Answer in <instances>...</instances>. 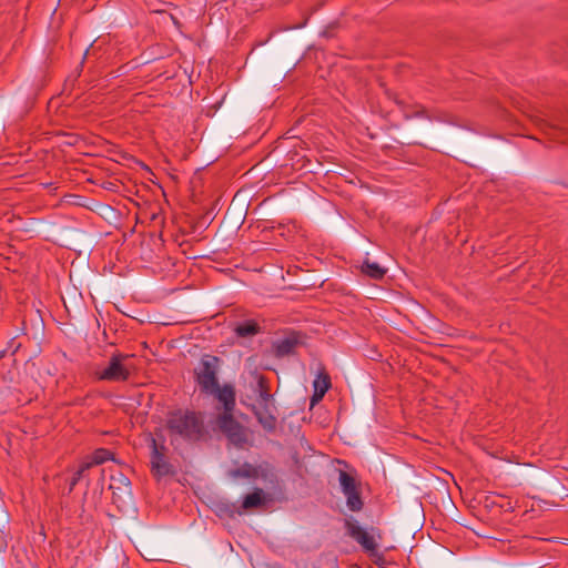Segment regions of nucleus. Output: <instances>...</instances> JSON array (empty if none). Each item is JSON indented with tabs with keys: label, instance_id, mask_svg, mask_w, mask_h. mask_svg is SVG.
Instances as JSON below:
<instances>
[{
	"label": "nucleus",
	"instance_id": "1",
	"mask_svg": "<svg viewBox=\"0 0 568 568\" xmlns=\"http://www.w3.org/2000/svg\"><path fill=\"white\" fill-rule=\"evenodd\" d=\"M166 428L171 436H179L187 442H197L205 434L201 415L191 410L171 413L166 420Z\"/></svg>",
	"mask_w": 568,
	"mask_h": 568
},
{
	"label": "nucleus",
	"instance_id": "2",
	"mask_svg": "<svg viewBox=\"0 0 568 568\" xmlns=\"http://www.w3.org/2000/svg\"><path fill=\"white\" fill-rule=\"evenodd\" d=\"M220 359L213 355H204L194 369L195 381L203 393L213 390L219 384L217 371Z\"/></svg>",
	"mask_w": 568,
	"mask_h": 568
},
{
	"label": "nucleus",
	"instance_id": "3",
	"mask_svg": "<svg viewBox=\"0 0 568 568\" xmlns=\"http://www.w3.org/2000/svg\"><path fill=\"white\" fill-rule=\"evenodd\" d=\"M216 426L236 447H243L247 443V433L233 416V413H222L216 418Z\"/></svg>",
	"mask_w": 568,
	"mask_h": 568
},
{
	"label": "nucleus",
	"instance_id": "4",
	"mask_svg": "<svg viewBox=\"0 0 568 568\" xmlns=\"http://www.w3.org/2000/svg\"><path fill=\"white\" fill-rule=\"evenodd\" d=\"M129 358L128 355L113 354L104 368L95 371V377L99 381L106 382H124L130 376V369L125 365V361Z\"/></svg>",
	"mask_w": 568,
	"mask_h": 568
},
{
	"label": "nucleus",
	"instance_id": "5",
	"mask_svg": "<svg viewBox=\"0 0 568 568\" xmlns=\"http://www.w3.org/2000/svg\"><path fill=\"white\" fill-rule=\"evenodd\" d=\"M338 483L343 495L346 497V505L352 511L362 510L364 503L361 497L359 484L349 473L338 471Z\"/></svg>",
	"mask_w": 568,
	"mask_h": 568
},
{
	"label": "nucleus",
	"instance_id": "6",
	"mask_svg": "<svg viewBox=\"0 0 568 568\" xmlns=\"http://www.w3.org/2000/svg\"><path fill=\"white\" fill-rule=\"evenodd\" d=\"M346 529L348 535L357 541L364 550L367 552L374 554L377 548L378 544L376 541L375 537V529H372L371 531L364 529L355 520H347L346 521Z\"/></svg>",
	"mask_w": 568,
	"mask_h": 568
},
{
	"label": "nucleus",
	"instance_id": "7",
	"mask_svg": "<svg viewBox=\"0 0 568 568\" xmlns=\"http://www.w3.org/2000/svg\"><path fill=\"white\" fill-rule=\"evenodd\" d=\"M253 414L255 415L257 422L264 428V430L268 433H273L276 428L277 419L274 415V405L273 403H263L257 404L252 407Z\"/></svg>",
	"mask_w": 568,
	"mask_h": 568
},
{
	"label": "nucleus",
	"instance_id": "8",
	"mask_svg": "<svg viewBox=\"0 0 568 568\" xmlns=\"http://www.w3.org/2000/svg\"><path fill=\"white\" fill-rule=\"evenodd\" d=\"M151 465L154 474L158 476L170 474L171 466L165 459L166 448L163 445H159L155 438L151 439Z\"/></svg>",
	"mask_w": 568,
	"mask_h": 568
},
{
	"label": "nucleus",
	"instance_id": "9",
	"mask_svg": "<svg viewBox=\"0 0 568 568\" xmlns=\"http://www.w3.org/2000/svg\"><path fill=\"white\" fill-rule=\"evenodd\" d=\"M205 394L213 395L223 405V413H233L235 408V389L231 384L214 386L213 390H207Z\"/></svg>",
	"mask_w": 568,
	"mask_h": 568
},
{
	"label": "nucleus",
	"instance_id": "10",
	"mask_svg": "<svg viewBox=\"0 0 568 568\" xmlns=\"http://www.w3.org/2000/svg\"><path fill=\"white\" fill-rule=\"evenodd\" d=\"M265 503L264 493L261 488H255L253 493L246 495L242 501L241 509L237 511L242 515L244 510L258 508Z\"/></svg>",
	"mask_w": 568,
	"mask_h": 568
},
{
	"label": "nucleus",
	"instance_id": "11",
	"mask_svg": "<svg viewBox=\"0 0 568 568\" xmlns=\"http://www.w3.org/2000/svg\"><path fill=\"white\" fill-rule=\"evenodd\" d=\"M253 390L258 397L257 404L272 403L273 396L270 392L268 381L263 375L256 376V385Z\"/></svg>",
	"mask_w": 568,
	"mask_h": 568
},
{
	"label": "nucleus",
	"instance_id": "12",
	"mask_svg": "<svg viewBox=\"0 0 568 568\" xmlns=\"http://www.w3.org/2000/svg\"><path fill=\"white\" fill-rule=\"evenodd\" d=\"M296 344L297 343L294 338L286 337L283 339H278L273 344L274 355L276 357L287 356L291 353H293V351L296 347Z\"/></svg>",
	"mask_w": 568,
	"mask_h": 568
},
{
	"label": "nucleus",
	"instance_id": "13",
	"mask_svg": "<svg viewBox=\"0 0 568 568\" xmlns=\"http://www.w3.org/2000/svg\"><path fill=\"white\" fill-rule=\"evenodd\" d=\"M234 332L240 337H250L256 335L260 332V326L254 321H245L236 325Z\"/></svg>",
	"mask_w": 568,
	"mask_h": 568
},
{
	"label": "nucleus",
	"instance_id": "14",
	"mask_svg": "<svg viewBox=\"0 0 568 568\" xmlns=\"http://www.w3.org/2000/svg\"><path fill=\"white\" fill-rule=\"evenodd\" d=\"M362 271L364 274L375 280L382 278L386 273V271L378 263L369 261H365L363 263Z\"/></svg>",
	"mask_w": 568,
	"mask_h": 568
},
{
	"label": "nucleus",
	"instance_id": "15",
	"mask_svg": "<svg viewBox=\"0 0 568 568\" xmlns=\"http://www.w3.org/2000/svg\"><path fill=\"white\" fill-rule=\"evenodd\" d=\"M233 477L242 478H256L258 476L257 469L248 463L243 464L237 469L231 473Z\"/></svg>",
	"mask_w": 568,
	"mask_h": 568
},
{
	"label": "nucleus",
	"instance_id": "16",
	"mask_svg": "<svg viewBox=\"0 0 568 568\" xmlns=\"http://www.w3.org/2000/svg\"><path fill=\"white\" fill-rule=\"evenodd\" d=\"M331 387V378L328 374L321 372L317 374L316 378L313 382V388L315 390H320L326 394V392Z\"/></svg>",
	"mask_w": 568,
	"mask_h": 568
},
{
	"label": "nucleus",
	"instance_id": "17",
	"mask_svg": "<svg viewBox=\"0 0 568 568\" xmlns=\"http://www.w3.org/2000/svg\"><path fill=\"white\" fill-rule=\"evenodd\" d=\"M111 489H121L123 488L125 493H130V480L123 476L122 474H119V476H112L111 477Z\"/></svg>",
	"mask_w": 568,
	"mask_h": 568
},
{
	"label": "nucleus",
	"instance_id": "18",
	"mask_svg": "<svg viewBox=\"0 0 568 568\" xmlns=\"http://www.w3.org/2000/svg\"><path fill=\"white\" fill-rule=\"evenodd\" d=\"M90 457L94 465H100V464H103L104 462L111 459L112 454L109 449L99 448Z\"/></svg>",
	"mask_w": 568,
	"mask_h": 568
},
{
	"label": "nucleus",
	"instance_id": "19",
	"mask_svg": "<svg viewBox=\"0 0 568 568\" xmlns=\"http://www.w3.org/2000/svg\"><path fill=\"white\" fill-rule=\"evenodd\" d=\"M324 395H325V393L314 389L313 395L311 397V406L313 407L318 402H321L323 399Z\"/></svg>",
	"mask_w": 568,
	"mask_h": 568
},
{
	"label": "nucleus",
	"instance_id": "20",
	"mask_svg": "<svg viewBox=\"0 0 568 568\" xmlns=\"http://www.w3.org/2000/svg\"><path fill=\"white\" fill-rule=\"evenodd\" d=\"M92 466H95L91 459V457L88 458V460L83 462L78 471H81V474L83 475L88 469H90Z\"/></svg>",
	"mask_w": 568,
	"mask_h": 568
},
{
	"label": "nucleus",
	"instance_id": "21",
	"mask_svg": "<svg viewBox=\"0 0 568 568\" xmlns=\"http://www.w3.org/2000/svg\"><path fill=\"white\" fill-rule=\"evenodd\" d=\"M82 476L83 475L81 474V471L78 470L73 474V477L70 483L71 489L78 484Z\"/></svg>",
	"mask_w": 568,
	"mask_h": 568
},
{
	"label": "nucleus",
	"instance_id": "22",
	"mask_svg": "<svg viewBox=\"0 0 568 568\" xmlns=\"http://www.w3.org/2000/svg\"><path fill=\"white\" fill-rule=\"evenodd\" d=\"M540 125H541L542 129H546V128L554 129V126L549 125L546 121H541Z\"/></svg>",
	"mask_w": 568,
	"mask_h": 568
},
{
	"label": "nucleus",
	"instance_id": "23",
	"mask_svg": "<svg viewBox=\"0 0 568 568\" xmlns=\"http://www.w3.org/2000/svg\"><path fill=\"white\" fill-rule=\"evenodd\" d=\"M4 216L7 217V221H8V222H12L11 216H8V214H7V213H4V214L2 213V219H3Z\"/></svg>",
	"mask_w": 568,
	"mask_h": 568
}]
</instances>
